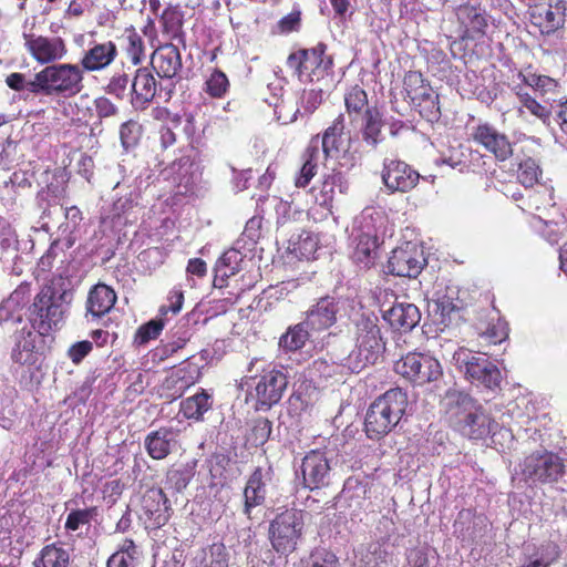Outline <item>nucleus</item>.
I'll return each mask as SVG.
<instances>
[{
	"mask_svg": "<svg viewBox=\"0 0 567 567\" xmlns=\"http://www.w3.org/2000/svg\"><path fill=\"white\" fill-rule=\"evenodd\" d=\"M327 338L333 341L330 351L331 360L354 373L375 364L385 349L375 316H362L358 319L355 322V347L348 354L338 352V346L342 340L337 334L329 333Z\"/></svg>",
	"mask_w": 567,
	"mask_h": 567,
	"instance_id": "obj_1",
	"label": "nucleus"
},
{
	"mask_svg": "<svg viewBox=\"0 0 567 567\" xmlns=\"http://www.w3.org/2000/svg\"><path fill=\"white\" fill-rule=\"evenodd\" d=\"M446 406V412L456 430L471 440L485 439L497 426L483 406L466 393L449 391Z\"/></svg>",
	"mask_w": 567,
	"mask_h": 567,
	"instance_id": "obj_2",
	"label": "nucleus"
},
{
	"mask_svg": "<svg viewBox=\"0 0 567 567\" xmlns=\"http://www.w3.org/2000/svg\"><path fill=\"white\" fill-rule=\"evenodd\" d=\"M72 293L63 288L62 279L42 287L30 307L32 328L41 334L49 333L63 321Z\"/></svg>",
	"mask_w": 567,
	"mask_h": 567,
	"instance_id": "obj_3",
	"label": "nucleus"
},
{
	"mask_svg": "<svg viewBox=\"0 0 567 567\" xmlns=\"http://www.w3.org/2000/svg\"><path fill=\"white\" fill-rule=\"evenodd\" d=\"M408 396L400 388L390 389L379 396L365 415L367 435L378 440L391 432L404 414Z\"/></svg>",
	"mask_w": 567,
	"mask_h": 567,
	"instance_id": "obj_4",
	"label": "nucleus"
},
{
	"mask_svg": "<svg viewBox=\"0 0 567 567\" xmlns=\"http://www.w3.org/2000/svg\"><path fill=\"white\" fill-rule=\"evenodd\" d=\"M84 74L79 64L54 63L35 73L33 89L43 96L72 97L83 89Z\"/></svg>",
	"mask_w": 567,
	"mask_h": 567,
	"instance_id": "obj_5",
	"label": "nucleus"
},
{
	"mask_svg": "<svg viewBox=\"0 0 567 567\" xmlns=\"http://www.w3.org/2000/svg\"><path fill=\"white\" fill-rule=\"evenodd\" d=\"M452 361L471 382L491 390L499 388L501 371L485 354L462 347L453 352Z\"/></svg>",
	"mask_w": 567,
	"mask_h": 567,
	"instance_id": "obj_6",
	"label": "nucleus"
},
{
	"mask_svg": "<svg viewBox=\"0 0 567 567\" xmlns=\"http://www.w3.org/2000/svg\"><path fill=\"white\" fill-rule=\"evenodd\" d=\"M303 526L301 511L287 509L278 514L269 526V539L275 551L280 555H288L296 550Z\"/></svg>",
	"mask_w": 567,
	"mask_h": 567,
	"instance_id": "obj_7",
	"label": "nucleus"
},
{
	"mask_svg": "<svg viewBox=\"0 0 567 567\" xmlns=\"http://www.w3.org/2000/svg\"><path fill=\"white\" fill-rule=\"evenodd\" d=\"M394 370L415 385L435 382L443 375L439 360L423 353H408L395 362Z\"/></svg>",
	"mask_w": 567,
	"mask_h": 567,
	"instance_id": "obj_8",
	"label": "nucleus"
},
{
	"mask_svg": "<svg viewBox=\"0 0 567 567\" xmlns=\"http://www.w3.org/2000/svg\"><path fill=\"white\" fill-rule=\"evenodd\" d=\"M522 474L532 483L557 482L565 472L563 460L547 451H536L527 455L522 463Z\"/></svg>",
	"mask_w": 567,
	"mask_h": 567,
	"instance_id": "obj_9",
	"label": "nucleus"
},
{
	"mask_svg": "<svg viewBox=\"0 0 567 567\" xmlns=\"http://www.w3.org/2000/svg\"><path fill=\"white\" fill-rule=\"evenodd\" d=\"M24 48L39 64L51 65L62 60L66 53L65 41L60 37H44L23 33Z\"/></svg>",
	"mask_w": 567,
	"mask_h": 567,
	"instance_id": "obj_10",
	"label": "nucleus"
},
{
	"mask_svg": "<svg viewBox=\"0 0 567 567\" xmlns=\"http://www.w3.org/2000/svg\"><path fill=\"white\" fill-rule=\"evenodd\" d=\"M331 458L324 451L312 450L301 463L303 486L310 489L327 486L331 478Z\"/></svg>",
	"mask_w": 567,
	"mask_h": 567,
	"instance_id": "obj_11",
	"label": "nucleus"
},
{
	"mask_svg": "<svg viewBox=\"0 0 567 567\" xmlns=\"http://www.w3.org/2000/svg\"><path fill=\"white\" fill-rule=\"evenodd\" d=\"M381 176L390 193H408L417 185L421 178V175L412 166L399 159H385Z\"/></svg>",
	"mask_w": 567,
	"mask_h": 567,
	"instance_id": "obj_12",
	"label": "nucleus"
},
{
	"mask_svg": "<svg viewBox=\"0 0 567 567\" xmlns=\"http://www.w3.org/2000/svg\"><path fill=\"white\" fill-rule=\"evenodd\" d=\"M425 264L416 245L406 243L392 251L388 260V272L399 277L415 278Z\"/></svg>",
	"mask_w": 567,
	"mask_h": 567,
	"instance_id": "obj_13",
	"label": "nucleus"
},
{
	"mask_svg": "<svg viewBox=\"0 0 567 567\" xmlns=\"http://www.w3.org/2000/svg\"><path fill=\"white\" fill-rule=\"evenodd\" d=\"M566 12V0H546L545 3L535 6L532 18L542 33L550 34L565 25Z\"/></svg>",
	"mask_w": 567,
	"mask_h": 567,
	"instance_id": "obj_14",
	"label": "nucleus"
},
{
	"mask_svg": "<svg viewBox=\"0 0 567 567\" xmlns=\"http://www.w3.org/2000/svg\"><path fill=\"white\" fill-rule=\"evenodd\" d=\"M144 447L148 456L161 461L179 447V430L173 426H162L150 432L144 439Z\"/></svg>",
	"mask_w": 567,
	"mask_h": 567,
	"instance_id": "obj_15",
	"label": "nucleus"
},
{
	"mask_svg": "<svg viewBox=\"0 0 567 567\" xmlns=\"http://www.w3.org/2000/svg\"><path fill=\"white\" fill-rule=\"evenodd\" d=\"M344 120V114H339L322 135L321 145L327 157H339L350 150L351 135L346 132Z\"/></svg>",
	"mask_w": 567,
	"mask_h": 567,
	"instance_id": "obj_16",
	"label": "nucleus"
},
{
	"mask_svg": "<svg viewBox=\"0 0 567 567\" xmlns=\"http://www.w3.org/2000/svg\"><path fill=\"white\" fill-rule=\"evenodd\" d=\"M287 383V378L281 371L274 369L265 372L256 384L258 403L267 409L278 403Z\"/></svg>",
	"mask_w": 567,
	"mask_h": 567,
	"instance_id": "obj_17",
	"label": "nucleus"
},
{
	"mask_svg": "<svg viewBox=\"0 0 567 567\" xmlns=\"http://www.w3.org/2000/svg\"><path fill=\"white\" fill-rule=\"evenodd\" d=\"M473 138L499 161H505L513 154L507 136L488 124L478 125L473 133Z\"/></svg>",
	"mask_w": 567,
	"mask_h": 567,
	"instance_id": "obj_18",
	"label": "nucleus"
},
{
	"mask_svg": "<svg viewBox=\"0 0 567 567\" xmlns=\"http://www.w3.org/2000/svg\"><path fill=\"white\" fill-rule=\"evenodd\" d=\"M338 311L339 307L334 298L329 296L320 298L306 312V324L311 331L326 330L336 323Z\"/></svg>",
	"mask_w": 567,
	"mask_h": 567,
	"instance_id": "obj_19",
	"label": "nucleus"
},
{
	"mask_svg": "<svg viewBox=\"0 0 567 567\" xmlns=\"http://www.w3.org/2000/svg\"><path fill=\"white\" fill-rule=\"evenodd\" d=\"M157 82L147 68L137 69L131 83V103L144 110L156 95Z\"/></svg>",
	"mask_w": 567,
	"mask_h": 567,
	"instance_id": "obj_20",
	"label": "nucleus"
},
{
	"mask_svg": "<svg viewBox=\"0 0 567 567\" xmlns=\"http://www.w3.org/2000/svg\"><path fill=\"white\" fill-rule=\"evenodd\" d=\"M39 330H22L17 336L16 348L12 351L14 362L22 365H35L41 359L38 343L42 341Z\"/></svg>",
	"mask_w": 567,
	"mask_h": 567,
	"instance_id": "obj_21",
	"label": "nucleus"
},
{
	"mask_svg": "<svg viewBox=\"0 0 567 567\" xmlns=\"http://www.w3.org/2000/svg\"><path fill=\"white\" fill-rule=\"evenodd\" d=\"M271 468L257 467L244 489V513L250 515L251 508L261 505L266 499V485L271 478Z\"/></svg>",
	"mask_w": 567,
	"mask_h": 567,
	"instance_id": "obj_22",
	"label": "nucleus"
},
{
	"mask_svg": "<svg viewBox=\"0 0 567 567\" xmlns=\"http://www.w3.org/2000/svg\"><path fill=\"white\" fill-rule=\"evenodd\" d=\"M142 508L156 526L165 525L169 518V501L159 487H152L144 493Z\"/></svg>",
	"mask_w": 567,
	"mask_h": 567,
	"instance_id": "obj_23",
	"label": "nucleus"
},
{
	"mask_svg": "<svg viewBox=\"0 0 567 567\" xmlns=\"http://www.w3.org/2000/svg\"><path fill=\"white\" fill-rule=\"evenodd\" d=\"M116 55L117 49L112 41L96 43L85 51L79 65L83 72L101 71L107 68L115 60Z\"/></svg>",
	"mask_w": 567,
	"mask_h": 567,
	"instance_id": "obj_24",
	"label": "nucleus"
},
{
	"mask_svg": "<svg viewBox=\"0 0 567 567\" xmlns=\"http://www.w3.org/2000/svg\"><path fill=\"white\" fill-rule=\"evenodd\" d=\"M152 65L161 78H174L182 69L178 48L172 43L157 48L152 55Z\"/></svg>",
	"mask_w": 567,
	"mask_h": 567,
	"instance_id": "obj_25",
	"label": "nucleus"
},
{
	"mask_svg": "<svg viewBox=\"0 0 567 567\" xmlns=\"http://www.w3.org/2000/svg\"><path fill=\"white\" fill-rule=\"evenodd\" d=\"M383 319L399 331H411L421 319L419 308L413 303H396L383 311Z\"/></svg>",
	"mask_w": 567,
	"mask_h": 567,
	"instance_id": "obj_26",
	"label": "nucleus"
},
{
	"mask_svg": "<svg viewBox=\"0 0 567 567\" xmlns=\"http://www.w3.org/2000/svg\"><path fill=\"white\" fill-rule=\"evenodd\" d=\"M31 175L28 172L17 171L9 179L0 184V199L8 208L16 205L18 198H22L31 189Z\"/></svg>",
	"mask_w": 567,
	"mask_h": 567,
	"instance_id": "obj_27",
	"label": "nucleus"
},
{
	"mask_svg": "<svg viewBox=\"0 0 567 567\" xmlns=\"http://www.w3.org/2000/svg\"><path fill=\"white\" fill-rule=\"evenodd\" d=\"M383 126L384 122L380 111L377 107L367 109L362 116L360 134L362 142L370 150H377L384 141Z\"/></svg>",
	"mask_w": 567,
	"mask_h": 567,
	"instance_id": "obj_28",
	"label": "nucleus"
},
{
	"mask_svg": "<svg viewBox=\"0 0 567 567\" xmlns=\"http://www.w3.org/2000/svg\"><path fill=\"white\" fill-rule=\"evenodd\" d=\"M116 302L115 291L104 285H95L89 292L86 300V311L93 317L101 318L110 312Z\"/></svg>",
	"mask_w": 567,
	"mask_h": 567,
	"instance_id": "obj_29",
	"label": "nucleus"
},
{
	"mask_svg": "<svg viewBox=\"0 0 567 567\" xmlns=\"http://www.w3.org/2000/svg\"><path fill=\"white\" fill-rule=\"evenodd\" d=\"M244 261L243 254L237 249H229L217 260L215 266L214 285L223 288L228 278L238 274Z\"/></svg>",
	"mask_w": 567,
	"mask_h": 567,
	"instance_id": "obj_30",
	"label": "nucleus"
},
{
	"mask_svg": "<svg viewBox=\"0 0 567 567\" xmlns=\"http://www.w3.org/2000/svg\"><path fill=\"white\" fill-rule=\"evenodd\" d=\"M323 53V45L305 50L303 69L306 73L303 81L313 82L324 76L332 62L330 58H324Z\"/></svg>",
	"mask_w": 567,
	"mask_h": 567,
	"instance_id": "obj_31",
	"label": "nucleus"
},
{
	"mask_svg": "<svg viewBox=\"0 0 567 567\" xmlns=\"http://www.w3.org/2000/svg\"><path fill=\"white\" fill-rule=\"evenodd\" d=\"M429 311L436 324L447 328L460 319V307L453 298L444 295L429 303Z\"/></svg>",
	"mask_w": 567,
	"mask_h": 567,
	"instance_id": "obj_32",
	"label": "nucleus"
},
{
	"mask_svg": "<svg viewBox=\"0 0 567 567\" xmlns=\"http://www.w3.org/2000/svg\"><path fill=\"white\" fill-rule=\"evenodd\" d=\"M352 258L361 269H370L378 258L377 237L361 234L357 239Z\"/></svg>",
	"mask_w": 567,
	"mask_h": 567,
	"instance_id": "obj_33",
	"label": "nucleus"
},
{
	"mask_svg": "<svg viewBox=\"0 0 567 567\" xmlns=\"http://www.w3.org/2000/svg\"><path fill=\"white\" fill-rule=\"evenodd\" d=\"M343 99L346 111L351 122H353L360 115L363 116V113L367 111V109H373L372 106H369L367 92L359 85L349 87L344 92Z\"/></svg>",
	"mask_w": 567,
	"mask_h": 567,
	"instance_id": "obj_34",
	"label": "nucleus"
},
{
	"mask_svg": "<svg viewBox=\"0 0 567 567\" xmlns=\"http://www.w3.org/2000/svg\"><path fill=\"white\" fill-rule=\"evenodd\" d=\"M310 327L306 321H301L290 327L279 340V346L286 351H297L301 349L310 337Z\"/></svg>",
	"mask_w": 567,
	"mask_h": 567,
	"instance_id": "obj_35",
	"label": "nucleus"
},
{
	"mask_svg": "<svg viewBox=\"0 0 567 567\" xmlns=\"http://www.w3.org/2000/svg\"><path fill=\"white\" fill-rule=\"evenodd\" d=\"M212 408V398L205 391L187 398L181 404V411L187 419L200 420L203 414Z\"/></svg>",
	"mask_w": 567,
	"mask_h": 567,
	"instance_id": "obj_36",
	"label": "nucleus"
},
{
	"mask_svg": "<svg viewBox=\"0 0 567 567\" xmlns=\"http://www.w3.org/2000/svg\"><path fill=\"white\" fill-rule=\"evenodd\" d=\"M70 555L68 550L55 545L45 546L40 557L34 560V567H68Z\"/></svg>",
	"mask_w": 567,
	"mask_h": 567,
	"instance_id": "obj_37",
	"label": "nucleus"
},
{
	"mask_svg": "<svg viewBox=\"0 0 567 567\" xmlns=\"http://www.w3.org/2000/svg\"><path fill=\"white\" fill-rule=\"evenodd\" d=\"M193 475V470L188 465L171 467L166 473L165 486L182 492L189 484Z\"/></svg>",
	"mask_w": 567,
	"mask_h": 567,
	"instance_id": "obj_38",
	"label": "nucleus"
},
{
	"mask_svg": "<svg viewBox=\"0 0 567 567\" xmlns=\"http://www.w3.org/2000/svg\"><path fill=\"white\" fill-rule=\"evenodd\" d=\"M462 14L468 21L470 27L478 33H484L487 28L485 10L473 4H465L461 9Z\"/></svg>",
	"mask_w": 567,
	"mask_h": 567,
	"instance_id": "obj_39",
	"label": "nucleus"
},
{
	"mask_svg": "<svg viewBox=\"0 0 567 567\" xmlns=\"http://www.w3.org/2000/svg\"><path fill=\"white\" fill-rule=\"evenodd\" d=\"M308 158L302 165L299 176L296 179L297 187H306L311 178L316 175L317 159L319 155L318 147L308 148Z\"/></svg>",
	"mask_w": 567,
	"mask_h": 567,
	"instance_id": "obj_40",
	"label": "nucleus"
},
{
	"mask_svg": "<svg viewBox=\"0 0 567 567\" xmlns=\"http://www.w3.org/2000/svg\"><path fill=\"white\" fill-rule=\"evenodd\" d=\"M540 169L533 158L523 161L517 171V178L525 187L534 186L539 178Z\"/></svg>",
	"mask_w": 567,
	"mask_h": 567,
	"instance_id": "obj_41",
	"label": "nucleus"
},
{
	"mask_svg": "<svg viewBox=\"0 0 567 567\" xmlns=\"http://www.w3.org/2000/svg\"><path fill=\"white\" fill-rule=\"evenodd\" d=\"M271 434V422L265 417H258L254 420L250 432L248 434V441L251 444L259 446L265 444Z\"/></svg>",
	"mask_w": 567,
	"mask_h": 567,
	"instance_id": "obj_42",
	"label": "nucleus"
},
{
	"mask_svg": "<svg viewBox=\"0 0 567 567\" xmlns=\"http://www.w3.org/2000/svg\"><path fill=\"white\" fill-rule=\"evenodd\" d=\"M95 513V507L70 512L65 520V529L75 532L82 526H89Z\"/></svg>",
	"mask_w": 567,
	"mask_h": 567,
	"instance_id": "obj_43",
	"label": "nucleus"
},
{
	"mask_svg": "<svg viewBox=\"0 0 567 567\" xmlns=\"http://www.w3.org/2000/svg\"><path fill=\"white\" fill-rule=\"evenodd\" d=\"M142 126L133 120H130L121 125L120 137L124 148L128 150L134 147L141 137Z\"/></svg>",
	"mask_w": 567,
	"mask_h": 567,
	"instance_id": "obj_44",
	"label": "nucleus"
},
{
	"mask_svg": "<svg viewBox=\"0 0 567 567\" xmlns=\"http://www.w3.org/2000/svg\"><path fill=\"white\" fill-rule=\"evenodd\" d=\"M6 83L11 90L40 95V91L33 89L35 85V74L32 79H27L24 74L14 72L7 76Z\"/></svg>",
	"mask_w": 567,
	"mask_h": 567,
	"instance_id": "obj_45",
	"label": "nucleus"
},
{
	"mask_svg": "<svg viewBox=\"0 0 567 567\" xmlns=\"http://www.w3.org/2000/svg\"><path fill=\"white\" fill-rule=\"evenodd\" d=\"M525 82L542 94L551 93L558 86L556 80L540 74H528L525 76Z\"/></svg>",
	"mask_w": 567,
	"mask_h": 567,
	"instance_id": "obj_46",
	"label": "nucleus"
},
{
	"mask_svg": "<svg viewBox=\"0 0 567 567\" xmlns=\"http://www.w3.org/2000/svg\"><path fill=\"white\" fill-rule=\"evenodd\" d=\"M227 551L226 547L221 543L213 544L209 547V555L208 557H205L204 559V567H227L228 566V559H227Z\"/></svg>",
	"mask_w": 567,
	"mask_h": 567,
	"instance_id": "obj_47",
	"label": "nucleus"
},
{
	"mask_svg": "<svg viewBox=\"0 0 567 567\" xmlns=\"http://www.w3.org/2000/svg\"><path fill=\"white\" fill-rule=\"evenodd\" d=\"M517 95L522 106L528 110L533 115L543 120L544 122L549 117L550 112L548 111V109L538 103L528 93L519 92L517 93Z\"/></svg>",
	"mask_w": 567,
	"mask_h": 567,
	"instance_id": "obj_48",
	"label": "nucleus"
},
{
	"mask_svg": "<svg viewBox=\"0 0 567 567\" xmlns=\"http://www.w3.org/2000/svg\"><path fill=\"white\" fill-rule=\"evenodd\" d=\"M207 92L214 97H220L228 87V79L221 71H214L206 82Z\"/></svg>",
	"mask_w": 567,
	"mask_h": 567,
	"instance_id": "obj_49",
	"label": "nucleus"
},
{
	"mask_svg": "<svg viewBox=\"0 0 567 567\" xmlns=\"http://www.w3.org/2000/svg\"><path fill=\"white\" fill-rule=\"evenodd\" d=\"M421 116L426 118L427 121H436L441 115L440 106H439V95L432 96L423 102H415L414 105Z\"/></svg>",
	"mask_w": 567,
	"mask_h": 567,
	"instance_id": "obj_50",
	"label": "nucleus"
},
{
	"mask_svg": "<svg viewBox=\"0 0 567 567\" xmlns=\"http://www.w3.org/2000/svg\"><path fill=\"white\" fill-rule=\"evenodd\" d=\"M164 323L162 320H151L141 326L136 333V340L143 344L152 339H155L163 330Z\"/></svg>",
	"mask_w": 567,
	"mask_h": 567,
	"instance_id": "obj_51",
	"label": "nucleus"
},
{
	"mask_svg": "<svg viewBox=\"0 0 567 567\" xmlns=\"http://www.w3.org/2000/svg\"><path fill=\"white\" fill-rule=\"evenodd\" d=\"M131 83L132 80L130 79L128 74H114L107 84V92L120 99H123L126 95L128 84Z\"/></svg>",
	"mask_w": 567,
	"mask_h": 567,
	"instance_id": "obj_52",
	"label": "nucleus"
},
{
	"mask_svg": "<svg viewBox=\"0 0 567 567\" xmlns=\"http://www.w3.org/2000/svg\"><path fill=\"white\" fill-rule=\"evenodd\" d=\"M338 558L328 551H316L311 554L305 567H338Z\"/></svg>",
	"mask_w": 567,
	"mask_h": 567,
	"instance_id": "obj_53",
	"label": "nucleus"
},
{
	"mask_svg": "<svg viewBox=\"0 0 567 567\" xmlns=\"http://www.w3.org/2000/svg\"><path fill=\"white\" fill-rule=\"evenodd\" d=\"M426 84L427 83H425L422 73L419 71H409L403 80V85L408 97H410Z\"/></svg>",
	"mask_w": 567,
	"mask_h": 567,
	"instance_id": "obj_54",
	"label": "nucleus"
},
{
	"mask_svg": "<svg viewBox=\"0 0 567 567\" xmlns=\"http://www.w3.org/2000/svg\"><path fill=\"white\" fill-rule=\"evenodd\" d=\"M92 342L79 341L69 348L68 355L73 363L79 364L92 351Z\"/></svg>",
	"mask_w": 567,
	"mask_h": 567,
	"instance_id": "obj_55",
	"label": "nucleus"
},
{
	"mask_svg": "<svg viewBox=\"0 0 567 567\" xmlns=\"http://www.w3.org/2000/svg\"><path fill=\"white\" fill-rule=\"evenodd\" d=\"M168 305L162 306L159 311L162 315H166L168 311L174 315L178 313L183 307L184 295L179 289H173L167 298Z\"/></svg>",
	"mask_w": 567,
	"mask_h": 567,
	"instance_id": "obj_56",
	"label": "nucleus"
},
{
	"mask_svg": "<svg viewBox=\"0 0 567 567\" xmlns=\"http://www.w3.org/2000/svg\"><path fill=\"white\" fill-rule=\"evenodd\" d=\"M127 54L133 64H138L143 54V40L140 35L134 33L127 37Z\"/></svg>",
	"mask_w": 567,
	"mask_h": 567,
	"instance_id": "obj_57",
	"label": "nucleus"
},
{
	"mask_svg": "<svg viewBox=\"0 0 567 567\" xmlns=\"http://www.w3.org/2000/svg\"><path fill=\"white\" fill-rule=\"evenodd\" d=\"M303 58L305 50H299L297 52L291 53L287 59L288 68L293 71V74L297 75V78L300 81H303V75L306 73L303 69Z\"/></svg>",
	"mask_w": 567,
	"mask_h": 567,
	"instance_id": "obj_58",
	"label": "nucleus"
},
{
	"mask_svg": "<svg viewBox=\"0 0 567 567\" xmlns=\"http://www.w3.org/2000/svg\"><path fill=\"white\" fill-rule=\"evenodd\" d=\"M322 102L321 91L310 90L305 92L302 96L303 107L307 112L312 113Z\"/></svg>",
	"mask_w": 567,
	"mask_h": 567,
	"instance_id": "obj_59",
	"label": "nucleus"
},
{
	"mask_svg": "<svg viewBox=\"0 0 567 567\" xmlns=\"http://www.w3.org/2000/svg\"><path fill=\"white\" fill-rule=\"evenodd\" d=\"M274 207L277 215V223L284 224L291 217V205L290 203L280 198L274 199Z\"/></svg>",
	"mask_w": 567,
	"mask_h": 567,
	"instance_id": "obj_60",
	"label": "nucleus"
},
{
	"mask_svg": "<svg viewBox=\"0 0 567 567\" xmlns=\"http://www.w3.org/2000/svg\"><path fill=\"white\" fill-rule=\"evenodd\" d=\"M107 567H134L133 557L125 551H117L109 558Z\"/></svg>",
	"mask_w": 567,
	"mask_h": 567,
	"instance_id": "obj_61",
	"label": "nucleus"
},
{
	"mask_svg": "<svg viewBox=\"0 0 567 567\" xmlns=\"http://www.w3.org/2000/svg\"><path fill=\"white\" fill-rule=\"evenodd\" d=\"M340 181H341V176L339 174L329 175L324 179V182L322 184V190H321L322 194L324 195L322 204H327L328 202L332 200L334 186Z\"/></svg>",
	"mask_w": 567,
	"mask_h": 567,
	"instance_id": "obj_62",
	"label": "nucleus"
},
{
	"mask_svg": "<svg viewBox=\"0 0 567 567\" xmlns=\"http://www.w3.org/2000/svg\"><path fill=\"white\" fill-rule=\"evenodd\" d=\"M299 23L300 12H291L279 21V27L282 32H290L292 30H296Z\"/></svg>",
	"mask_w": 567,
	"mask_h": 567,
	"instance_id": "obj_63",
	"label": "nucleus"
},
{
	"mask_svg": "<svg viewBox=\"0 0 567 567\" xmlns=\"http://www.w3.org/2000/svg\"><path fill=\"white\" fill-rule=\"evenodd\" d=\"M553 560L554 558H550L543 553H538L535 557H530L520 567H549Z\"/></svg>",
	"mask_w": 567,
	"mask_h": 567,
	"instance_id": "obj_64",
	"label": "nucleus"
}]
</instances>
